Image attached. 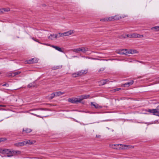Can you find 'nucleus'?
<instances>
[{
    "label": "nucleus",
    "mask_w": 159,
    "mask_h": 159,
    "mask_svg": "<svg viewBox=\"0 0 159 159\" xmlns=\"http://www.w3.org/2000/svg\"><path fill=\"white\" fill-rule=\"evenodd\" d=\"M32 144V143L30 142V140L28 141H24L22 142H18L17 143H15L14 145L17 147H19L23 146L26 144Z\"/></svg>",
    "instance_id": "obj_1"
},
{
    "label": "nucleus",
    "mask_w": 159,
    "mask_h": 159,
    "mask_svg": "<svg viewBox=\"0 0 159 159\" xmlns=\"http://www.w3.org/2000/svg\"><path fill=\"white\" fill-rule=\"evenodd\" d=\"M148 112L152 113L154 115L159 116V106L155 109H149Z\"/></svg>",
    "instance_id": "obj_2"
},
{
    "label": "nucleus",
    "mask_w": 159,
    "mask_h": 159,
    "mask_svg": "<svg viewBox=\"0 0 159 159\" xmlns=\"http://www.w3.org/2000/svg\"><path fill=\"white\" fill-rule=\"evenodd\" d=\"M68 102L73 103H77L81 102L80 98L79 99L77 98H69L68 99Z\"/></svg>",
    "instance_id": "obj_3"
},
{
    "label": "nucleus",
    "mask_w": 159,
    "mask_h": 159,
    "mask_svg": "<svg viewBox=\"0 0 159 159\" xmlns=\"http://www.w3.org/2000/svg\"><path fill=\"white\" fill-rule=\"evenodd\" d=\"M38 60L39 59L37 58H34L31 59L27 60V62L29 64L35 63H37Z\"/></svg>",
    "instance_id": "obj_4"
},
{
    "label": "nucleus",
    "mask_w": 159,
    "mask_h": 159,
    "mask_svg": "<svg viewBox=\"0 0 159 159\" xmlns=\"http://www.w3.org/2000/svg\"><path fill=\"white\" fill-rule=\"evenodd\" d=\"M91 106H93L96 109L100 108L102 107L101 106H100L97 103L93 102H91Z\"/></svg>",
    "instance_id": "obj_5"
},
{
    "label": "nucleus",
    "mask_w": 159,
    "mask_h": 159,
    "mask_svg": "<svg viewBox=\"0 0 159 159\" xmlns=\"http://www.w3.org/2000/svg\"><path fill=\"white\" fill-rule=\"evenodd\" d=\"M73 51L74 52L77 53H79L80 51H81L82 52L84 53L83 47L74 49Z\"/></svg>",
    "instance_id": "obj_6"
},
{
    "label": "nucleus",
    "mask_w": 159,
    "mask_h": 159,
    "mask_svg": "<svg viewBox=\"0 0 159 159\" xmlns=\"http://www.w3.org/2000/svg\"><path fill=\"white\" fill-rule=\"evenodd\" d=\"M73 31L72 30H70L68 31L62 33L63 36H67L71 35V34L73 33Z\"/></svg>",
    "instance_id": "obj_7"
},
{
    "label": "nucleus",
    "mask_w": 159,
    "mask_h": 159,
    "mask_svg": "<svg viewBox=\"0 0 159 159\" xmlns=\"http://www.w3.org/2000/svg\"><path fill=\"white\" fill-rule=\"evenodd\" d=\"M90 97L89 95H81L80 98V102H81L82 100L84 99H87L89 98Z\"/></svg>",
    "instance_id": "obj_8"
},
{
    "label": "nucleus",
    "mask_w": 159,
    "mask_h": 159,
    "mask_svg": "<svg viewBox=\"0 0 159 159\" xmlns=\"http://www.w3.org/2000/svg\"><path fill=\"white\" fill-rule=\"evenodd\" d=\"M13 156L20 155L21 154V152L18 150H13L12 151Z\"/></svg>",
    "instance_id": "obj_9"
},
{
    "label": "nucleus",
    "mask_w": 159,
    "mask_h": 159,
    "mask_svg": "<svg viewBox=\"0 0 159 159\" xmlns=\"http://www.w3.org/2000/svg\"><path fill=\"white\" fill-rule=\"evenodd\" d=\"M50 46L54 48H55L57 50L61 52H63V51L61 49V48L57 46H56L54 45H51Z\"/></svg>",
    "instance_id": "obj_10"
},
{
    "label": "nucleus",
    "mask_w": 159,
    "mask_h": 159,
    "mask_svg": "<svg viewBox=\"0 0 159 159\" xmlns=\"http://www.w3.org/2000/svg\"><path fill=\"white\" fill-rule=\"evenodd\" d=\"M132 36L133 38H141L143 37V35H140L134 33L132 34Z\"/></svg>",
    "instance_id": "obj_11"
},
{
    "label": "nucleus",
    "mask_w": 159,
    "mask_h": 159,
    "mask_svg": "<svg viewBox=\"0 0 159 159\" xmlns=\"http://www.w3.org/2000/svg\"><path fill=\"white\" fill-rule=\"evenodd\" d=\"M109 81V80L107 79L103 80H101L100 82V84L101 85H103L106 84Z\"/></svg>",
    "instance_id": "obj_12"
},
{
    "label": "nucleus",
    "mask_w": 159,
    "mask_h": 159,
    "mask_svg": "<svg viewBox=\"0 0 159 159\" xmlns=\"http://www.w3.org/2000/svg\"><path fill=\"white\" fill-rule=\"evenodd\" d=\"M37 85L35 84V82H34L32 83H30L28 84V87L29 88L30 87H37Z\"/></svg>",
    "instance_id": "obj_13"
},
{
    "label": "nucleus",
    "mask_w": 159,
    "mask_h": 159,
    "mask_svg": "<svg viewBox=\"0 0 159 159\" xmlns=\"http://www.w3.org/2000/svg\"><path fill=\"white\" fill-rule=\"evenodd\" d=\"M53 36H54L55 39L59 38L63 36L62 33H59L57 34H54V35H53Z\"/></svg>",
    "instance_id": "obj_14"
},
{
    "label": "nucleus",
    "mask_w": 159,
    "mask_h": 159,
    "mask_svg": "<svg viewBox=\"0 0 159 159\" xmlns=\"http://www.w3.org/2000/svg\"><path fill=\"white\" fill-rule=\"evenodd\" d=\"M32 131V130L30 129L27 128H24L23 129V131L26 133H29Z\"/></svg>",
    "instance_id": "obj_15"
},
{
    "label": "nucleus",
    "mask_w": 159,
    "mask_h": 159,
    "mask_svg": "<svg viewBox=\"0 0 159 159\" xmlns=\"http://www.w3.org/2000/svg\"><path fill=\"white\" fill-rule=\"evenodd\" d=\"M134 83L133 80H132L130 81L129 82H127L126 83H125L124 84V87L126 86L127 85H128V86H130V85H131Z\"/></svg>",
    "instance_id": "obj_16"
},
{
    "label": "nucleus",
    "mask_w": 159,
    "mask_h": 159,
    "mask_svg": "<svg viewBox=\"0 0 159 159\" xmlns=\"http://www.w3.org/2000/svg\"><path fill=\"white\" fill-rule=\"evenodd\" d=\"M137 53V51L136 50H130L128 52V53L133 54Z\"/></svg>",
    "instance_id": "obj_17"
},
{
    "label": "nucleus",
    "mask_w": 159,
    "mask_h": 159,
    "mask_svg": "<svg viewBox=\"0 0 159 159\" xmlns=\"http://www.w3.org/2000/svg\"><path fill=\"white\" fill-rule=\"evenodd\" d=\"M114 20V18L112 17H109L107 19V18H104L103 20L104 21H110L112 20Z\"/></svg>",
    "instance_id": "obj_18"
},
{
    "label": "nucleus",
    "mask_w": 159,
    "mask_h": 159,
    "mask_svg": "<svg viewBox=\"0 0 159 159\" xmlns=\"http://www.w3.org/2000/svg\"><path fill=\"white\" fill-rule=\"evenodd\" d=\"M62 67V66H53L52 69L53 70H55L61 68Z\"/></svg>",
    "instance_id": "obj_19"
},
{
    "label": "nucleus",
    "mask_w": 159,
    "mask_h": 159,
    "mask_svg": "<svg viewBox=\"0 0 159 159\" xmlns=\"http://www.w3.org/2000/svg\"><path fill=\"white\" fill-rule=\"evenodd\" d=\"M151 29L153 30H154L155 31H159V26L153 27L151 28Z\"/></svg>",
    "instance_id": "obj_20"
},
{
    "label": "nucleus",
    "mask_w": 159,
    "mask_h": 159,
    "mask_svg": "<svg viewBox=\"0 0 159 159\" xmlns=\"http://www.w3.org/2000/svg\"><path fill=\"white\" fill-rule=\"evenodd\" d=\"M54 34H51L50 36H48V38L50 40H52L55 39L54 36H53Z\"/></svg>",
    "instance_id": "obj_21"
},
{
    "label": "nucleus",
    "mask_w": 159,
    "mask_h": 159,
    "mask_svg": "<svg viewBox=\"0 0 159 159\" xmlns=\"http://www.w3.org/2000/svg\"><path fill=\"white\" fill-rule=\"evenodd\" d=\"M56 96H58L62 95L64 93H62L61 92L59 91L55 93Z\"/></svg>",
    "instance_id": "obj_22"
},
{
    "label": "nucleus",
    "mask_w": 159,
    "mask_h": 159,
    "mask_svg": "<svg viewBox=\"0 0 159 159\" xmlns=\"http://www.w3.org/2000/svg\"><path fill=\"white\" fill-rule=\"evenodd\" d=\"M7 76L9 77H13V71H10L7 73Z\"/></svg>",
    "instance_id": "obj_23"
},
{
    "label": "nucleus",
    "mask_w": 159,
    "mask_h": 159,
    "mask_svg": "<svg viewBox=\"0 0 159 159\" xmlns=\"http://www.w3.org/2000/svg\"><path fill=\"white\" fill-rule=\"evenodd\" d=\"M41 110V111H48V109L47 108H40L39 109H32V110ZM31 110L30 111H31Z\"/></svg>",
    "instance_id": "obj_24"
},
{
    "label": "nucleus",
    "mask_w": 159,
    "mask_h": 159,
    "mask_svg": "<svg viewBox=\"0 0 159 159\" xmlns=\"http://www.w3.org/2000/svg\"><path fill=\"white\" fill-rule=\"evenodd\" d=\"M21 73L20 71H16V72H14L13 71V76L14 77L17 75H18L20 74Z\"/></svg>",
    "instance_id": "obj_25"
},
{
    "label": "nucleus",
    "mask_w": 159,
    "mask_h": 159,
    "mask_svg": "<svg viewBox=\"0 0 159 159\" xmlns=\"http://www.w3.org/2000/svg\"><path fill=\"white\" fill-rule=\"evenodd\" d=\"M81 72L82 75H83L86 74L87 73L88 71V70L85 69L84 70H81Z\"/></svg>",
    "instance_id": "obj_26"
},
{
    "label": "nucleus",
    "mask_w": 159,
    "mask_h": 159,
    "mask_svg": "<svg viewBox=\"0 0 159 159\" xmlns=\"http://www.w3.org/2000/svg\"><path fill=\"white\" fill-rule=\"evenodd\" d=\"M55 97H56L55 93H53L50 95L49 97L51 99H52Z\"/></svg>",
    "instance_id": "obj_27"
},
{
    "label": "nucleus",
    "mask_w": 159,
    "mask_h": 159,
    "mask_svg": "<svg viewBox=\"0 0 159 159\" xmlns=\"http://www.w3.org/2000/svg\"><path fill=\"white\" fill-rule=\"evenodd\" d=\"M76 73H77V75L79 77L82 75L81 70L78 71Z\"/></svg>",
    "instance_id": "obj_28"
},
{
    "label": "nucleus",
    "mask_w": 159,
    "mask_h": 159,
    "mask_svg": "<svg viewBox=\"0 0 159 159\" xmlns=\"http://www.w3.org/2000/svg\"><path fill=\"white\" fill-rule=\"evenodd\" d=\"M72 76L74 78H76L77 77H78V76L77 75V73L76 72L73 73Z\"/></svg>",
    "instance_id": "obj_29"
},
{
    "label": "nucleus",
    "mask_w": 159,
    "mask_h": 159,
    "mask_svg": "<svg viewBox=\"0 0 159 159\" xmlns=\"http://www.w3.org/2000/svg\"><path fill=\"white\" fill-rule=\"evenodd\" d=\"M84 49V53H85L86 52L88 51L89 50V48L87 47L84 48L83 47Z\"/></svg>",
    "instance_id": "obj_30"
},
{
    "label": "nucleus",
    "mask_w": 159,
    "mask_h": 159,
    "mask_svg": "<svg viewBox=\"0 0 159 159\" xmlns=\"http://www.w3.org/2000/svg\"><path fill=\"white\" fill-rule=\"evenodd\" d=\"M7 149H3V154H6L7 152H8Z\"/></svg>",
    "instance_id": "obj_31"
},
{
    "label": "nucleus",
    "mask_w": 159,
    "mask_h": 159,
    "mask_svg": "<svg viewBox=\"0 0 159 159\" xmlns=\"http://www.w3.org/2000/svg\"><path fill=\"white\" fill-rule=\"evenodd\" d=\"M3 9H4V12H8L10 11V9L9 8H3Z\"/></svg>",
    "instance_id": "obj_32"
},
{
    "label": "nucleus",
    "mask_w": 159,
    "mask_h": 159,
    "mask_svg": "<svg viewBox=\"0 0 159 159\" xmlns=\"http://www.w3.org/2000/svg\"><path fill=\"white\" fill-rule=\"evenodd\" d=\"M2 86H6L7 87H8L9 86V84L7 83H6L2 85Z\"/></svg>",
    "instance_id": "obj_33"
},
{
    "label": "nucleus",
    "mask_w": 159,
    "mask_h": 159,
    "mask_svg": "<svg viewBox=\"0 0 159 159\" xmlns=\"http://www.w3.org/2000/svg\"><path fill=\"white\" fill-rule=\"evenodd\" d=\"M4 12V9L3 8L0 9V14L3 13Z\"/></svg>",
    "instance_id": "obj_34"
},
{
    "label": "nucleus",
    "mask_w": 159,
    "mask_h": 159,
    "mask_svg": "<svg viewBox=\"0 0 159 159\" xmlns=\"http://www.w3.org/2000/svg\"><path fill=\"white\" fill-rule=\"evenodd\" d=\"M5 140H6V139L3 138H0V142H2V141H4Z\"/></svg>",
    "instance_id": "obj_35"
},
{
    "label": "nucleus",
    "mask_w": 159,
    "mask_h": 159,
    "mask_svg": "<svg viewBox=\"0 0 159 159\" xmlns=\"http://www.w3.org/2000/svg\"><path fill=\"white\" fill-rule=\"evenodd\" d=\"M121 89L120 88H116V89H114V90H115V91L116 92V91H118L120 90Z\"/></svg>",
    "instance_id": "obj_36"
},
{
    "label": "nucleus",
    "mask_w": 159,
    "mask_h": 159,
    "mask_svg": "<svg viewBox=\"0 0 159 159\" xmlns=\"http://www.w3.org/2000/svg\"><path fill=\"white\" fill-rule=\"evenodd\" d=\"M125 146L127 147H128V148H133V147H132V146H129L126 145H125Z\"/></svg>",
    "instance_id": "obj_37"
},
{
    "label": "nucleus",
    "mask_w": 159,
    "mask_h": 159,
    "mask_svg": "<svg viewBox=\"0 0 159 159\" xmlns=\"http://www.w3.org/2000/svg\"><path fill=\"white\" fill-rule=\"evenodd\" d=\"M12 156H13V155L12 154H8V155L7 156V157H11Z\"/></svg>",
    "instance_id": "obj_38"
},
{
    "label": "nucleus",
    "mask_w": 159,
    "mask_h": 159,
    "mask_svg": "<svg viewBox=\"0 0 159 159\" xmlns=\"http://www.w3.org/2000/svg\"><path fill=\"white\" fill-rule=\"evenodd\" d=\"M12 151H13V150H10V151L9 152V154L13 155Z\"/></svg>",
    "instance_id": "obj_39"
},
{
    "label": "nucleus",
    "mask_w": 159,
    "mask_h": 159,
    "mask_svg": "<svg viewBox=\"0 0 159 159\" xmlns=\"http://www.w3.org/2000/svg\"><path fill=\"white\" fill-rule=\"evenodd\" d=\"M104 70V68H101L98 71L99 72L101 71H103Z\"/></svg>",
    "instance_id": "obj_40"
},
{
    "label": "nucleus",
    "mask_w": 159,
    "mask_h": 159,
    "mask_svg": "<svg viewBox=\"0 0 159 159\" xmlns=\"http://www.w3.org/2000/svg\"><path fill=\"white\" fill-rule=\"evenodd\" d=\"M36 116L37 117H39V118H42V117L41 116L37 115V114H36Z\"/></svg>",
    "instance_id": "obj_41"
},
{
    "label": "nucleus",
    "mask_w": 159,
    "mask_h": 159,
    "mask_svg": "<svg viewBox=\"0 0 159 159\" xmlns=\"http://www.w3.org/2000/svg\"><path fill=\"white\" fill-rule=\"evenodd\" d=\"M0 153L3 154V151L2 149H0Z\"/></svg>",
    "instance_id": "obj_42"
},
{
    "label": "nucleus",
    "mask_w": 159,
    "mask_h": 159,
    "mask_svg": "<svg viewBox=\"0 0 159 159\" xmlns=\"http://www.w3.org/2000/svg\"><path fill=\"white\" fill-rule=\"evenodd\" d=\"M32 39H33L34 41H36V42H38V41L37 40H36L34 38H32Z\"/></svg>",
    "instance_id": "obj_43"
},
{
    "label": "nucleus",
    "mask_w": 159,
    "mask_h": 159,
    "mask_svg": "<svg viewBox=\"0 0 159 159\" xmlns=\"http://www.w3.org/2000/svg\"><path fill=\"white\" fill-rule=\"evenodd\" d=\"M129 38H133L132 36V34H129Z\"/></svg>",
    "instance_id": "obj_44"
},
{
    "label": "nucleus",
    "mask_w": 159,
    "mask_h": 159,
    "mask_svg": "<svg viewBox=\"0 0 159 159\" xmlns=\"http://www.w3.org/2000/svg\"><path fill=\"white\" fill-rule=\"evenodd\" d=\"M9 151H10V150L8 149V152H7L6 154H9Z\"/></svg>",
    "instance_id": "obj_45"
},
{
    "label": "nucleus",
    "mask_w": 159,
    "mask_h": 159,
    "mask_svg": "<svg viewBox=\"0 0 159 159\" xmlns=\"http://www.w3.org/2000/svg\"><path fill=\"white\" fill-rule=\"evenodd\" d=\"M121 38H123L125 39V37H124L123 35H121Z\"/></svg>",
    "instance_id": "obj_46"
},
{
    "label": "nucleus",
    "mask_w": 159,
    "mask_h": 159,
    "mask_svg": "<svg viewBox=\"0 0 159 159\" xmlns=\"http://www.w3.org/2000/svg\"><path fill=\"white\" fill-rule=\"evenodd\" d=\"M90 59H93V60H98V59H97V58H91Z\"/></svg>",
    "instance_id": "obj_47"
},
{
    "label": "nucleus",
    "mask_w": 159,
    "mask_h": 159,
    "mask_svg": "<svg viewBox=\"0 0 159 159\" xmlns=\"http://www.w3.org/2000/svg\"><path fill=\"white\" fill-rule=\"evenodd\" d=\"M31 114H32V115H34V116H36V114H34L33 113H30Z\"/></svg>",
    "instance_id": "obj_48"
},
{
    "label": "nucleus",
    "mask_w": 159,
    "mask_h": 159,
    "mask_svg": "<svg viewBox=\"0 0 159 159\" xmlns=\"http://www.w3.org/2000/svg\"><path fill=\"white\" fill-rule=\"evenodd\" d=\"M126 36L127 37L129 38V34H127L126 35Z\"/></svg>",
    "instance_id": "obj_49"
},
{
    "label": "nucleus",
    "mask_w": 159,
    "mask_h": 159,
    "mask_svg": "<svg viewBox=\"0 0 159 159\" xmlns=\"http://www.w3.org/2000/svg\"><path fill=\"white\" fill-rule=\"evenodd\" d=\"M74 120L76 122H78V123H79L80 122H79L77 120H76L75 119H74Z\"/></svg>",
    "instance_id": "obj_50"
},
{
    "label": "nucleus",
    "mask_w": 159,
    "mask_h": 159,
    "mask_svg": "<svg viewBox=\"0 0 159 159\" xmlns=\"http://www.w3.org/2000/svg\"><path fill=\"white\" fill-rule=\"evenodd\" d=\"M96 137H98V138H99V137H100V135H98V136L97 135H96Z\"/></svg>",
    "instance_id": "obj_51"
},
{
    "label": "nucleus",
    "mask_w": 159,
    "mask_h": 159,
    "mask_svg": "<svg viewBox=\"0 0 159 159\" xmlns=\"http://www.w3.org/2000/svg\"><path fill=\"white\" fill-rule=\"evenodd\" d=\"M0 107H4V106L3 105H0Z\"/></svg>",
    "instance_id": "obj_52"
},
{
    "label": "nucleus",
    "mask_w": 159,
    "mask_h": 159,
    "mask_svg": "<svg viewBox=\"0 0 159 159\" xmlns=\"http://www.w3.org/2000/svg\"><path fill=\"white\" fill-rule=\"evenodd\" d=\"M119 145V144H118V145H115V144H114V146H118Z\"/></svg>",
    "instance_id": "obj_53"
},
{
    "label": "nucleus",
    "mask_w": 159,
    "mask_h": 159,
    "mask_svg": "<svg viewBox=\"0 0 159 159\" xmlns=\"http://www.w3.org/2000/svg\"><path fill=\"white\" fill-rule=\"evenodd\" d=\"M139 62H140V63H142L143 62L141 61H138Z\"/></svg>",
    "instance_id": "obj_54"
},
{
    "label": "nucleus",
    "mask_w": 159,
    "mask_h": 159,
    "mask_svg": "<svg viewBox=\"0 0 159 159\" xmlns=\"http://www.w3.org/2000/svg\"><path fill=\"white\" fill-rule=\"evenodd\" d=\"M121 54H125V53H124V52H122V53H121Z\"/></svg>",
    "instance_id": "obj_55"
},
{
    "label": "nucleus",
    "mask_w": 159,
    "mask_h": 159,
    "mask_svg": "<svg viewBox=\"0 0 159 159\" xmlns=\"http://www.w3.org/2000/svg\"><path fill=\"white\" fill-rule=\"evenodd\" d=\"M1 74V73L0 72V74Z\"/></svg>",
    "instance_id": "obj_56"
},
{
    "label": "nucleus",
    "mask_w": 159,
    "mask_h": 159,
    "mask_svg": "<svg viewBox=\"0 0 159 159\" xmlns=\"http://www.w3.org/2000/svg\"><path fill=\"white\" fill-rule=\"evenodd\" d=\"M158 79H159V78H158Z\"/></svg>",
    "instance_id": "obj_57"
}]
</instances>
